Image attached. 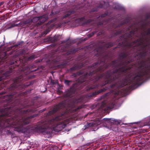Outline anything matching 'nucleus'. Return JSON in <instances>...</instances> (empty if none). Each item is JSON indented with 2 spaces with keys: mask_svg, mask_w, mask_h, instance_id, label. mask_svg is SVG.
<instances>
[{
  "mask_svg": "<svg viewBox=\"0 0 150 150\" xmlns=\"http://www.w3.org/2000/svg\"><path fill=\"white\" fill-rule=\"evenodd\" d=\"M131 42L127 44L128 50L125 52L120 53L119 55V57L116 60L112 61L110 63V66L116 68L115 70H109L97 76L94 81H97L103 78L106 79L103 81L101 85L104 86L107 84H110L108 88H115L118 89L127 85L126 90H133L135 89V86H137V83H132V78L134 76V71H132L133 67H132V62L127 63L128 60L123 61V59L127 56H132L133 53L136 52L137 50H140L144 48L141 47L139 49L136 47H132L129 46Z\"/></svg>",
  "mask_w": 150,
  "mask_h": 150,
  "instance_id": "1",
  "label": "nucleus"
},
{
  "mask_svg": "<svg viewBox=\"0 0 150 150\" xmlns=\"http://www.w3.org/2000/svg\"><path fill=\"white\" fill-rule=\"evenodd\" d=\"M145 40L144 38L142 37L131 42V43L129 45L132 46V47H136L137 49L144 47L142 50H137L136 52L133 53V58L127 62L128 63L132 62V67H133V69H135L134 71V76L131 81L133 83L134 82L137 83V86H135V89L150 79L149 73V66H148V67H146L149 62L150 57L147 59H144L149 53L146 48L147 46L150 45V42L142 45Z\"/></svg>",
  "mask_w": 150,
  "mask_h": 150,
  "instance_id": "2",
  "label": "nucleus"
},
{
  "mask_svg": "<svg viewBox=\"0 0 150 150\" xmlns=\"http://www.w3.org/2000/svg\"><path fill=\"white\" fill-rule=\"evenodd\" d=\"M0 111V117L4 116H8L4 121V123H7L8 125L7 127H13V130L19 133H23L25 135H28L30 133L29 129L27 127H24V125H27L30 123V122L25 120L23 121L18 120L19 118L13 112L11 113L6 111Z\"/></svg>",
  "mask_w": 150,
  "mask_h": 150,
  "instance_id": "3",
  "label": "nucleus"
},
{
  "mask_svg": "<svg viewBox=\"0 0 150 150\" xmlns=\"http://www.w3.org/2000/svg\"><path fill=\"white\" fill-rule=\"evenodd\" d=\"M55 119H52L47 121H45L40 125L35 127L34 129L35 132L38 133H43L47 134H50L52 131L50 125L54 121Z\"/></svg>",
  "mask_w": 150,
  "mask_h": 150,
  "instance_id": "4",
  "label": "nucleus"
},
{
  "mask_svg": "<svg viewBox=\"0 0 150 150\" xmlns=\"http://www.w3.org/2000/svg\"><path fill=\"white\" fill-rule=\"evenodd\" d=\"M138 30V28H134L129 33H126L123 35H122L120 36L119 38L117 40V42H119L120 41H122L123 39H125V40L124 41L119 42L116 47H115L113 48V49H115L122 46H126L127 45V44L128 43H126V42L127 41V39L128 38L131 37L133 36L135 33V32L137 31Z\"/></svg>",
  "mask_w": 150,
  "mask_h": 150,
  "instance_id": "5",
  "label": "nucleus"
},
{
  "mask_svg": "<svg viewBox=\"0 0 150 150\" xmlns=\"http://www.w3.org/2000/svg\"><path fill=\"white\" fill-rule=\"evenodd\" d=\"M54 119H55V120L52 122L50 125L52 126L51 127H53V130L55 132H59L66 126L67 124L62 122L55 123L58 118L56 117Z\"/></svg>",
  "mask_w": 150,
  "mask_h": 150,
  "instance_id": "6",
  "label": "nucleus"
},
{
  "mask_svg": "<svg viewBox=\"0 0 150 150\" xmlns=\"http://www.w3.org/2000/svg\"><path fill=\"white\" fill-rule=\"evenodd\" d=\"M77 85L76 83H74L65 92V96L66 97L71 96L76 91Z\"/></svg>",
  "mask_w": 150,
  "mask_h": 150,
  "instance_id": "7",
  "label": "nucleus"
},
{
  "mask_svg": "<svg viewBox=\"0 0 150 150\" xmlns=\"http://www.w3.org/2000/svg\"><path fill=\"white\" fill-rule=\"evenodd\" d=\"M96 124V121H94L93 122L89 123L87 122L86 125H84L83 128H82V130H83L90 127H95L94 129H93L92 130V131H95L97 130L98 128V127L97 126V125Z\"/></svg>",
  "mask_w": 150,
  "mask_h": 150,
  "instance_id": "8",
  "label": "nucleus"
},
{
  "mask_svg": "<svg viewBox=\"0 0 150 150\" xmlns=\"http://www.w3.org/2000/svg\"><path fill=\"white\" fill-rule=\"evenodd\" d=\"M39 21L37 23V25H40L46 22L48 19V17L46 14H44L41 16H39Z\"/></svg>",
  "mask_w": 150,
  "mask_h": 150,
  "instance_id": "9",
  "label": "nucleus"
},
{
  "mask_svg": "<svg viewBox=\"0 0 150 150\" xmlns=\"http://www.w3.org/2000/svg\"><path fill=\"white\" fill-rule=\"evenodd\" d=\"M84 66V64L83 63L80 65L78 64H75L74 67L70 68L68 70V71H75L77 69H80L82 68Z\"/></svg>",
  "mask_w": 150,
  "mask_h": 150,
  "instance_id": "10",
  "label": "nucleus"
},
{
  "mask_svg": "<svg viewBox=\"0 0 150 150\" xmlns=\"http://www.w3.org/2000/svg\"><path fill=\"white\" fill-rule=\"evenodd\" d=\"M110 119L109 118H105L103 119L100 118H98L96 120V124L97 126L98 125H100L101 124L103 123V121H106L108 122L109 121V120H110Z\"/></svg>",
  "mask_w": 150,
  "mask_h": 150,
  "instance_id": "11",
  "label": "nucleus"
},
{
  "mask_svg": "<svg viewBox=\"0 0 150 150\" xmlns=\"http://www.w3.org/2000/svg\"><path fill=\"white\" fill-rule=\"evenodd\" d=\"M114 5L115 6L114 9L122 11H125V9L124 7L119 3L115 2L114 4Z\"/></svg>",
  "mask_w": 150,
  "mask_h": 150,
  "instance_id": "12",
  "label": "nucleus"
},
{
  "mask_svg": "<svg viewBox=\"0 0 150 150\" xmlns=\"http://www.w3.org/2000/svg\"><path fill=\"white\" fill-rule=\"evenodd\" d=\"M105 62V61L103 59V58H99L97 61L91 65V67H93L96 66L97 65H99L101 63H103Z\"/></svg>",
  "mask_w": 150,
  "mask_h": 150,
  "instance_id": "13",
  "label": "nucleus"
},
{
  "mask_svg": "<svg viewBox=\"0 0 150 150\" xmlns=\"http://www.w3.org/2000/svg\"><path fill=\"white\" fill-rule=\"evenodd\" d=\"M149 18H150V13L146 15L145 19L141 20L140 21L141 23H143L142 25V26H145L147 25L148 23L146 22V21L147 19Z\"/></svg>",
  "mask_w": 150,
  "mask_h": 150,
  "instance_id": "14",
  "label": "nucleus"
},
{
  "mask_svg": "<svg viewBox=\"0 0 150 150\" xmlns=\"http://www.w3.org/2000/svg\"><path fill=\"white\" fill-rule=\"evenodd\" d=\"M10 73V71H7L6 72L0 76V81L2 80L6 79L9 76V74Z\"/></svg>",
  "mask_w": 150,
  "mask_h": 150,
  "instance_id": "15",
  "label": "nucleus"
},
{
  "mask_svg": "<svg viewBox=\"0 0 150 150\" xmlns=\"http://www.w3.org/2000/svg\"><path fill=\"white\" fill-rule=\"evenodd\" d=\"M59 36V35H55L53 37H50L47 38L48 41H50L52 42H54L58 40Z\"/></svg>",
  "mask_w": 150,
  "mask_h": 150,
  "instance_id": "16",
  "label": "nucleus"
},
{
  "mask_svg": "<svg viewBox=\"0 0 150 150\" xmlns=\"http://www.w3.org/2000/svg\"><path fill=\"white\" fill-rule=\"evenodd\" d=\"M21 94H22L21 93H18L16 92L13 91L11 93L9 94L7 96L9 97L12 96L13 97H16L20 96Z\"/></svg>",
  "mask_w": 150,
  "mask_h": 150,
  "instance_id": "17",
  "label": "nucleus"
},
{
  "mask_svg": "<svg viewBox=\"0 0 150 150\" xmlns=\"http://www.w3.org/2000/svg\"><path fill=\"white\" fill-rule=\"evenodd\" d=\"M58 110V109L57 108H54L47 112L46 114V115L47 116H49L52 115L56 113Z\"/></svg>",
  "mask_w": 150,
  "mask_h": 150,
  "instance_id": "18",
  "label": "nucleus"
},
{
  "mask_svg": "<svg viewBox=\"0 0 150 150\" xmlns=\"http://www.w3.org/2000/svg\"><path fill=\"white\" fill-rule=\"evenodd\" d=\"M106 90V89H103L101 91H95L93 93H91V95H90L89 96L90 97H95L98 94L100 93L102 91H104Z\"/></svg>",
  "mask_w": 150,
  "mask_h": 150,
  "instance_id": "19",
  "label": "nucleus"
},
{
  "mask_svg": "<svg viewBox=\"0 0 150 150\" xmlns=\"http://www.w3.org/2000/svg\"><path fill=\"white\" fill-rule=\"evenodd\" d=\"M79 50V48H71L68 50L67 53L69 54H71L73 53L78 51Z\"/></svg>",
  "mask_w": 150,
  "mask_h": 150,
  "instance_id": "20",
  "label": "nucleus"
},
{
  "mask_svg": "<svg viewBox=\"0 0 150 150\" xmlns=\"http://www.w3.org/2000/svg\"><path fill=\"white\" fill-rule=\"evenodd\" d=\"M31 18H28L26 19L25 21L23 22V26H24L26 25H30V23H32Z\"/></svg>",
  "mask_w": 150,
  "mask_h": 150,
  "instance_id": "21",
  "label": "nucleus"
},
{
  "mask_svg": "<svg viewBox=\"0 0 150 150\" xmlns=\"http://www.w3.org/2000/svg\"><path fill=\"white\" fill-rule=\"evenodd\" d=\"M86 78L85 76H80L78 79L79 83H81L86 81Z\"/></svg>",
  "mask_w": 150,
  "mask_h": 150,
  "instance_id": "22",
  "label": "nucleus"
},
{
  "mask_svg": "<svg viewBox=\"0 0 150 150\" xmlns=\"http://www.w3.org/2000/svg\"><path fill=\"white\" fill-rule=\"evenodd\" d=\"M115 45V42H111L107 43L106 44V46L107 48H110L113 46Z\"/></svg>",
  "mask_w": 150,
  "mask_h": 150,
  "instance_id": "23",
  "label": "nucleus"
},
{
  "mask_svg": "<svg viewBox=\"0 0 150 150\" xmlns=\"http://www.w3.org/2000/svg\"><path fill=\"white\" fill-rule=\"evenodd\" d=\"M40 17L38 16H35L33 17L32 18H31L32 20V22L35 23L37 22H38L39 20V18Z\"/></svg>",
  "mask_w": 150,
  "mask_h": 150,
  "instance_id": "24",
  "label": "nucleus"
},
{
  "mask_svg": "<svg viewBox=\"0 0 150 150\" xmlns=\"http://www.w3.org/2000/svg\"><path fill=\"white\" fill-rule=\"evenodd\" d=\"M97 71L95 69L93 70H91L87 74L89 76H91L94 74L96 73Z\"/></svg>",
  "mask_w": 150,
  "mask_h": 150,
  "instance_id": "25",
  "label": "nucleus"
},
{
  "mask_svg": "<svg viewBox=\"0 0 150 150\" xmlns=\"http://www.w3.org/2000/svg\"><path fill=\"white\" fill-rule=\"evenodd\" d=\"M129 21V19L128 18H126L123 20V22L122 23H121L120 24V25L121 26H122L123 25V24H125L128 23Z\"/></svg>",
  "mask_w": 150,
  "mask_h": 150,
  "instance_id": "26",
  "label": "nucleus"
},
{
  "mask_svg": "<svg viewBox=\"0 0 150 150\" xmlns=\"http://www.w3.org/2000/svg\"><path fill=\"white\" fill-rule=\"evenodd\" d=\"M121 121L120 120L115 119L113 124L117 125H121L122 124H121Z\"/></svg>",
  "mask_w": 150,
  "mask_h": 150,
  "instance_id": "27",
  "label": "nucleus"
},
{
  "mask_svg": "<svg viewBox=\"0 0 150 150\" xmlns=\"http://www.w3.org/2000/svg\"><path fill=\"white\" fill-rule=\"evenodd\" d=\"M123 31V30H120L117 31L113 33L112 34L113 36H116L121 33Z\"/></svg>",
  "mask_w": 150,
  "mask_h": 150,
  "instance_id": "28",
  "label": "nucleus"
},
{
  "mask_svg": "<svg viewBox=\"0 0 150 150\" xmlns=\"http://www.w3.org/2000/svg\"><path fill=\"white\" fill-rule=\"evenodd\" d=\"M145 123H146V125L148 126L150 128V116L147 118Z\"/></svg>",
  "mask_w": 150,
  "mask_h": 150,
  "instance_id": "29",
  "label": "nucleus"
},
{
  "mask_svg": "<svg viewBox=\"0 0 150 150\" xmlns=\"http://www.w3.org/2000/svg\"><path fill=\"white\" fill-rule=\"evenodd\" d=\"M39 114H33L30 116H29L27 118V119H30L32 118H34L35 117L38 116H39Z\"/></svg>",
  "mask_w": 150,
  "mask_h": 150,
  "instance_id": "30",
  "label": "nucleus"
},
{
  "mask_svg": "<svg viewBox=\"0 0 150 150\" xmlns=\"http://www.w3.org/2000/svg\"><path fill=\"white\" fill-rule=\"evenodd\" d=\"M137 144L138 145V146L139 147V150H141V147L142 148L145 145V144L143 142H140L138 143Z\"/></svg>",
  "mask_w": 150,
  "mask_h": 150,
  "instance_id": "31",
  "label": "nucleus"
},
{
  "mask_svg": "<svg viewBox=\"0 0 150 150\" xmlns=\"http://www.w3.org/2000/svg\"><path fill=\"white\" fill-rule=\"evenodd\" d=\"M74 12V11H71L65 14L64 16V18H66L70 16L71 13Z\"/></svg>",
  "mask_w": 150,
  "mask_h": 150,
  "instance_id": "32",
  "label": "nucleus"
},
{
  "mask_svg": "<svg viewBox=\"0 0 150 150\" xmlns=\"http://www.w3.org/2000/svg\"><path fill=\"white\" fill-rule=\"evenodd\" d=\"M35 58V55H32L30 56L28 58V61H31L34 59Z\"/></svg>",
  "mask_w": 150,
  "mask_h": 150,
  "instance_id": "33",
  "label": "nucleus"
},
{
  "mask_svg": "<svg viewBox=\"0 0 150 150\" xmlns=\"http://www.w3.org/2000/svg\"><path fill=\"white\" fill-rule=\"evenodd\" d=\"M71 82V80H64V83L66 86H69L70 85V82Z\"/></svg>",
  "mask_w": 150,
  "mask_h": 150,
  "instance_id": "34",
  "label": "nucleus"
},
{
  "mask_svg": "<svg viewBox=\"0 0 150 150\" xmlns=\"http://www.w3.org/2000/svg\"><path fill=\"white\" fill-rule=\"evenodd\" d=\"M108 12L107 11L103 13H102L99 16V17L104 18L108 16Z\"/></svg>",
  "mask_w": 150,
  "mask_h": 150,
  "instance_id": "35",
  "label": "nucleus"
},
{
  "mask_svg": "<svg viewBox=\"0 0 150 150\" xmlns=\"http://www.w3.org/2000/svg\"><path fill=\"white\" fill-rule=\"evenodd\" d=\"M98 32V31H93L89 34L88 35V36L90 37H92L95 34H96Z\"/></svg>",
  "mask_w": 150,
  "mask_h": 150,
  "instance_id": "36",
  "label": "nucleus"
},
{
  "mask_svg": "<svg viewBox=\"0 0 150 150\" xmlns=\"http://www.w3.org/2000/svg\"><path fill=\"white\" fill-rule=\"evenodd\" d=\"M149 34H150V28H149L147 29L146 32L144 34V36L148 35Z\"/></svg>",
  "mask_w": 150,
  "mask_h": 150,
  "instance_id": "37",
  "label": "nucleus"
},
{
  "mask_svg": "<svg viewBox=\"0 0 150 150\" xmlns=\"http://www.w3.org/2000/svg\"><path fill=\"white\" fill-rule=\"evenodd\" d=\"M24 42V41H21L20 42H18L15 44L14 45V46L16 47H17L19 45H20L21 44H22Z\"/></svg>",
  "mask_w": 150,
  "mask_h": 150,
  "instance_id": "38",
  "label": "nucleus"
},
{
  "mask_svg": "<svg viewBox=\"0 0 150 150\" xmlns=\"http://www.w3.org/2000/svg\"><path fill=\"white\" fill-rule=\"evenodd\" d=\"M109 93H105L102 96H101L100 98L98 99L99 100H100L102 99L103 98H104V97H105L107 96L108 95Z\"/></svg>",
  "mask_w": 150,
  "mask_h": 150,
  "instance_id": "39",
  "label": "nucleus"
},
{
  "mask_svg": "<svg viewBox=\"0 0 150 150\" xmlns=\"http://www.w3.org/2000/svg\"><path fill=\"white\" fill-rule=\"evenodd\" d=\"M93 21V20L91 19H89L87 20H86L85 21L86 24H88L90 23L91 22Z\"/></svg>",
  "mask_w": 150,
  "mask_h": 150,
  "instance_id": "40",
  "label": "nucleus"
},
{
  "mask_svg": "<svg viewBox=\"0 0 150 150\" xmlns=\"http://www.w3.org/2000/svg\"><path fill=\"white\" fill-rule=\"evenodd\" d=\"M109 119H110V120H109V121L108 122V123L110 122L111 123L114 124V121L115 120V119L113 118H110Z\"/></svg>",
  "mask_w": 150,
  "mask_h": 150,
  "instance_id": "41",
  "label": "nucleus"
},
{
  "mask_svg": "<svg viewBox=\"0 0 150 150\" xmlns=\"http://www.w3.org/2000/svg\"><path fill=\"white\" fill-rule=\"evenodd\" d=\"M51 150H60V149L57 146H54L53 147Z\"/></svg>",
  "mask_w": 150,
  "mask_h": 150,
  "instance_id": "42",
  "label": "nucleus"
},
{
  "mask_svg": "<svg viewBox=\"0 0 150 150\" xmlns=\"http://www.w3.org/2000/svg\"><path fill=\"white\" fill-rule=\"evenodd\" d=\"M85 17L84 16H83L81 18H78V20L79 21H81L84 20L85 19Z\"/></svg>",
  "mask_w": 150,
  "mask_h": 150,
  "instance_id": "43",
  "label": "nucleus"
},
{
  "mask_svg": "<svg viewBox=\"0 0 150 150\" xmlns=\"http://www.w3.org/2000/svg\"><path fill=\"white\" fill-rule=\"evenodd\" d=\"M101 53L100 52H98L95 54L94 56L96 57H100V55H101Z\"/></svg>",
  "mask_w": 150,
  "mask_h": 150,
  "instance_id": "44",
  "label": "nucleus"
},
{
  "mask_svg": "<svg viewBox=\"0 0 150 150\" xmlns=\"http://www.w3.org/2000/svg\"><path fill=\"white\" fill-rule=\"evenodd\" d=\"M6 132L7 134L10 135L12 133V132L11 131H10V130H7Z\"/></svg>",
  "mask_w": 150,
  "mask_h": 150,
  "instance_id": "45",
  "label": "nucleus"
},
{
  "mask_svg": "<svg viewBox=\"0 0 150 150\" xmlns=\"http://www.w3.org/2000/svg\"><path fill=\"white\" fill-rule=\"evenodd\" d=\"M48 8V6L45 5L43 8V10L44 12H45L46 11V9Z\"/></svg>",
  "mask_w": 150,
  "mask_h": 150,
  "instance_id": "46",
  "label": "nucleus"
},
{
  "mask_svg": "<svg viewBox=\"0 0 150 150\" xmlns=\"http://www.w3.org/2000/svg\"><path fill=\"white\" fill-rule=\"evenodd\" d=\"M98 8H104V5L102 4H100L98 7Z\"/></svg>",
  "mask_w": 150,
  "mask_h": 150,
  "instance_id": "47",
  "label": "nucleus"
},
{
  "mask_svg": "<svg viewBox=\"0 0 150 150\" xmlns=\"http://www.w3.org/2000/svg\"><path fill=\"white\" fill-rule=\"evenodd\" d=\"M31 147V146H28L26 148H24L23 150H29Z\"/></svg>",
  "mask_w": 150,
  "mask_h": 150,
  "instance_id": "48",
  "label": "nucleus"
},
{
  "mask_svg": "<svg viewBox=\"0 0 150 150\" xmlns=\"http://www.w3.org/2000/svg\"><path fill=\"white\" fill-rule=\"evenodd\" d=\"M103 21H101L98 22L97 23V25H103Z\"/></svg>",
  "mask_w": 150,
  "mask_h": 150,
  "instance_id": "49",
  "label": "nucleus"
},
{
  "mask_svg": "<svg viewBox=\"0 0 150 150\" xmlns=\"http://www.w3.org/2000/svg\"><path fill=\"white\" fill-rule=\"evenodd\" d=\"M106 147L102 146L100 148V150H106Z\"/></svg>",
  "mask_w": 150,
  "mask_h": 150,
  "instance_id": "50",
  "label": "nucleus"
},
{
  "mask_svg": "<svg viewBox=\"0 0 150 150\" xmlns=\"http://www.w3.org/2000/svg\"><path fill=\"white\" fill-rule=\"evenodd\" d=\"M112 106L109 107V108L111 109L114 108L115 107V103H112Z\"/></svg>",
  "mask_w": 150,
  "mask_h": 150,
  "instance_id": "51",
  "label": "nucleus"
},
{
  "mask_svg": "<svg viewBox=\"0 0 150 150\" xmlns=\"http://www.w3.org/2000/svg\"><path fill=\"white\" fill-rule=\"evenodd\" d=\"M76 74L77 76H79L82 74V73L81 71H78L76 72Z\"/></svg>",
  "mask_w": 150,
  "mask_h": 150,
  "instance_id": "52",
  "label": "nucleus"
},
{
  "mask_svg": "<svg viewBox=\"0 0 150 150\" xmlns=\"http://www.w3.org/2000/svg\"><path fill=\"white\" fill-rule=\"evenodd\" d=\"M23 22H21L19 23H18V27H21V26H23Z\"/></svg>",
  "mask_w": 150,
  "mask_h": 150,
  "instance_id": "53",
  "label": "nucleus"
},
{
  "mask_svg": "<svg viewBox=\"0 0 150 150\" xmlns=\"http://www.w3.org/2000/svg\"><path fill=\"white\" fill-rule=\"evenodd\" d=\"M103 34V32L102 31H100L97 34V36H99Z\"/></svg>",
  "mask_w": 150,
  "mask_h": 150,
  "instance_id": "54",
  "label": "nucleus"
},
{
  "mask_svg": "<svg viewBox=\"0 0 150 150\" xmlns=\"http://www.w3.org/2000/svg\"><path fill=\"white\" fill-rule=\"evenodd\" d=\"M34 13V11L33 10L29 12L28 14L30 15H33Z\"/></svg>",
  "mask_w": 150,
  "mask_h": 150,
  "instance_id": "55",
  "label": "nucleus"
},
{
  "mask_svg": "<svg viewBox=\"0 0 150 150\" xmlns=\"http://www.w3.org/2000/svg\"><path fill=\"white\" fill-rule=\"evenodd\" d=\"M72 76L74 77H76L77 76L76 73H74L72 74Z\"/></svg>",
  "mask_w": 150,
  "mask_h": 150,
  "instance_id": "56",
  "label": "nucleus"
},
{
  "mask_svg": "<svg viewBox=\"0 0 150 150\" xmlns=\"http://www.w3.org/2000/svg\"><path fill=\"white\" fill-rule=\"evenodd\" d=\"M133 25H130L127 28V30H130V29H131L132 28H133Z\"/></svg>",
  "mask_w": 150,
  "mask_h": 150,
  "instance_id": "57",
  "label": "nucleus"
},
{
  "mask_svg": "<svg viewBox=\"0 0 150 150\" xmlns=\"http://www.w3.org/2000/svg\"><path fill=\"white\" fill-rule=\"evenodd\" d=\"M11 138H13L15 137V135L12 132V134L10 135Z\"/></svg>",
  "mask_w": 150,
  "mask_h": 150,
  "instance_id": "58",
  "label": "nucleus"
},
{
  "mask_svg": "<svg viewBox=\"0 0 150 150\" xmlns=\"http://www.w3.org/2000/svg\"><path fill=\"white\" fill-rule=\"evenodd\" d=\"M4 45H5V42H4V41H3V43L1 45H0V48L1 47L3 46Z\"/></svg>",
  "mask_w": 150,
  "mask_h": 150,
  "instance_id": "59",
  "label": "nucleus"
},
{
  "mask_svg": "<svg viewBox=\"0 0 150 150\" xmlns=\"http://www.w3.org/2000/svg\"><path fill=\"white\" fill-rule=\"evenodd\" d=\"M6 92L4 91H1L0 92V95H2L5 93Z\"/></svg>",
  "mask_w": 150,
  "mask_h": 150,
  "instance_id": "60",
  "label": "nucleus"
},
{
  "mask_svg": "<svg viewBox=\"0 0 150 150\" xmlns=\"http://www.w3.org/2000/svg\"><path fill=\"white\" fill-rule=\"evenodd\" d=\"M86 22L85 21L84 22H83V23H82L81 24V25L83 26H84V25H87L86 24Z\"/></svg>",
  "mask_w": 150,
  "mask_h": 150,
  "instance_id": "61",
  "label": "nucleus"
},
{
  "mask_svg": "<svg viewBox=\"0 0 150 150\" xmlns=\"http://www.w3.org/2000/svg\"><path fill=\"white\" fill-rule=\"evenodd\" d=\"M93 88L92 87H90V88H88V89H87V91H89L91 89H93Z\"/></svg>",
  "mask_w": 150,
  "mask_h": 150,
  "instance_id": "62",
  "label": "nucleus"
},
{
  "mask_svg": "<svg viewBox=\"0 0 150 150\" xmlns=\"http://www.w3.org/2000/svg\"><path fill=\"white\" fill-rule=\"evenodd\" d=\"M14 27V24H11V25L9 27V28H11L12 27Z\"/></svg>",
  "mask_w": 150,
  "mask_h": 150,
  "instance_id": "63",
  "label": "nucleus"
},
{
  "mask_svg": "<svg viewBox=\"0 0 150 150\" xmlns=\"http://www.w3.org/2000/svg\"><path fill=\"white\" fill-rule=\"evenodd\" d=\"M35 76L34 75H31L29 77V79H31Z\"/></svg>",
  "mask_w": 150,
  "mask_h": 150,
  "instance_id": "64",
  "label": "nucleus"
}]
</instances>
